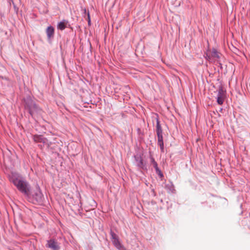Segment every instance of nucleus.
Wrapping results in <instances>:
<instances>
[{"instance_id": "13", "label": "nucleus", "mask_w": 250, "mask_h": 250, "mask_svg": "<svg viewBox=\"0 0 250 250\" xmlns=\"http://www.w3.org/2000/svg\"><path fill=\"white\" fill-rule=\"evenodd\" d=\"M155 169L156 172L158 174V175H159L161 177H162L163 176V175L161 171L160 170V169L158 168V167Z\"/></svg>"}, {"instance_id": "16", "label": "nucleus", "mask_w": 250, "mask_h": 250, "mask_svg": "<svg viewBox=\"0 0 250 250\" xmlns=\"http://www.w3.org/2000/svg\"><path fill=\"white\" fill-rule=\"evenodd\" d=\"M29 112H30V113L31 115L33 114V112H32V111L31 110H30Z\"/></svg>"}, {"instance_id": "9", "label": "nucleus", "mask_w": 250, "mask_h": 250, "mask_svg": "<svg viewBox=\"0 0 250 250\" xmlns=\"http://www.w3.org/2000/svg\"><path fill=\"white\" fill-rule=\"evenodd\" d=\"M57 27L58 29L62 30L65 28V23L63 21H61L58 24Z\"/></svg>"}, {"instance_id": "6", "label": "nucleus", "mask_w": 250, "mask_h": 250, "mask_svg": "<svg viewBox=\"0 0 250 250\" xmlns=\"http://www.w3.org/2000/svg\"><path fill=\"white\" fill-rule=\"evenodd\" d=\"M46 34L48 39H50L54 36V28L52 26H49L46 29Z\"/></svg>"}, {"instance_id": "3", "label": "nucleus", "mask_w": 250, "mask_h": 250, "mask_svg": "<svg viewBox=\"0 0 250 250\" xmlns=\"http://www.w3.org/2000/svg\"><path fill=\"white\" fill-rule=\"evenodd\" d=\"M226 97V92L222 88L219 89L218 91L217 101L218 104L221 105L223 104Z\"/></svg>"}, {"instance_id": "10", "label": "nucleus", "mask_w": 250, "mask_h": 250, "mask_svg": "<svg viewBox=\"0 0 250 250\" xmlns=\"http://www.w3.org/2000/svg\"><path fill=\"white\" fill-rule=\"evenodd\" d=\"M135 159L138 161L137 165L140 167H143L144 166L143 161L142 158H139L138 157H135Z\"/></svg>"}, {"instance_id": "2", "label": "nucleus", "mask_w": 250, "mask_h": 250, "mask_svg": "<svg viewBox=\"0 0 250 250\" xmlns=\"http://www.w3.org/2000/svg\"><path fill=\"white\" fill-rule=\"evenodd\" d=\"M204 56L209 62H218L220 58V53L215 49H213L210 54L207 52L205 53Z\"/></svg>"}, {"instance_id": "1", "label": "nucleus", "mask_w": 250, "mask_h": 250, "mask_svg": "<svg viewBox=\"0 0 250 250\" xmlns=\"http://www.w3.org/2000/svg\"><path fill=\"white\" fill-rule=\"evenodd\" d=\"M10 181L20 191L26 195H29L30 191V186L22 177L17 174H12Z\"/></svg>"}, {"instance_id": "14", "label": "nucleus", "mask_w": 250, "mask_h": 250, "mask_svg": "<svg viewBox=\"0 0 250 250\" xmlns=\"http://www.w3.org/2000/svg\"><path fill=\"white\" fill-rule=\"evenodd\" d=\"M87 20H88V24L90 25V15H89V12L87 13Z\"/></svg>"}, {"instance_id": "15", "label": "nucleus", "mask_w": 250, "mask_h": 250, "mask_svg": "<svg viewBox=\"0 0 250 250\" xmlns=\"http://www.w3.org/2000/svg\"><path fill=\"white\" fill-rule=\"evenodd\" d=\"M83 11H84V13L85 14H86V9H85V8H84V9H83Z\"/></svg>"}, {"instance_id": "12", "label": "nucleus", "mask_w": 250, "mask_h": 250, "mask_svg": "<svg viewBox=\"0 0 250 250\" xmlns=\"http://www.w3.org/2000/svg\"><path fill=\"white\" fill-rule=\"evenodd\" d=\"M157 132L162 133V130L158 120L157 121Z\"/></svg>"}, {"instance_id": "5", "label": "nucleus", "mask_w": 250, "mask_h": 250, "mask_svg": "<svg viewBox=\"0 0 250 250\" xmlns=\"http://www.w3.org/2000/svg\"><path fill=\"white\" fill-rule=\"evenodd\" d=\"M48 247L53 250H58L59 247L57 243L54 240H50L47 242Z\"/></svg>"}, {"instance_id": "7", "label": "nucleus", "mask_w": 250, "mask_h": 250, "mask_svg": "<svg viewBox=\"0 0 250 250\" xmlns=\"http://www.w3.org/2000/svg\"><path fill=\"white\" fill-rule=\"evenodd\" d=\"M33 139L35 142L45 143L46 139L43 138L42 135H36L33 137Z\"/></svg>"}, {"instance_id": "11", "label": "nucleus", "mask_w": 250, "mask_h": 250, "mask_svg": "<svg viewBox=\"0 0 250 250\" xmlns=\"http://www.w3.org/2000/svg\"><path fill=\"white\" fill-rule=\"evenodd\" d=\"M150 160H151V162L152 164L153 165L154 167L155 168L158 167V165H157L156 162L155 161L154 159L152 157H150Z\"/></svg>"}, {"instance_id": "4", "label": "nucleus", "mask_w": 250, "mask_h": 250, "mask_svg": "<svg viewBox=\"0 0 250 250\" xmlns=\"http://www.w3.org/2000/svg\"><path fill=\"white\" fill-rule=\"evenodd\" d=\"M111 236H112V242L113 244V245L119 250H123L124 249V247L121 245V243L120 242L118 237L116 236V235L113 233H111Z\"/></svg>"}, {"instance_id": "8", "label": "nucleus", "mask_w": 250, "mask_h": 250, "mask_svg": "<svg viewBox=\"0 0 250 250\" xmlns=\"http://www.w3.org/2000/svg\"><path fill=\"white\" fill-rule=\"evenodd\" d=\"M158 137V142L159 143L161 146V148H163V143L162 141V133L158 132L157 133Z\"/></svg>"}]
</instances>
